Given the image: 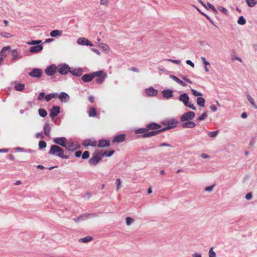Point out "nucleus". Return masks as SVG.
Returning a JSON list of instances; mask_svg holds the SVG:
<instances>
[{"label":"nucleus","mask_w":257,"mask_h":257,"mask_svg":"<svg viewBox=\"0 0 257 257\" xmlns=\"http://www.w3.org/2000/svg\"><path fill=\"white\" fill-rule=\"evenodd\" d=\"M247 6L249 7H253L257 4V0H245Z\"/></svg>","instance_id":"33"},{"label":"nucleus","mask_w":257,"mask_h":257,"mask_svg":"<svg viewBox=\"0 0 257 257\" xmlns=\"http://www.w3.org/2000/svg\"><path fill=\"white\" fill-rule=\"evenodd\" d=\"M162 95L166 99H169L174 96L173 91L171 89L163 90L162 91Z\"/></svg>","instance_id":"13"},{"label":"nucleus","mask_w":257,"mask_h":257,"mask_svg":"<svg viewBox=\"0 0 257 257\" xmlns=\"http://www.w3.org/2000/svg\"><path fill=\"white\" fill-rule=\"evenodd\" d=\"M106 76L107 75L106 74H104L102 77L96 79L95 81L97 83L101 84L103 82Z\"/></svg>","instance_id":"40"},{"label":"nucleus","mask_w":257,"mask_h":257,"mask_svg":"<svg viewBox=\"0 0 257 257\" xmlns=\"http://www.w3.org/2000/svg\"><path fill=\"white\" fill-rule=\"evenodd\" d=\"M92 73L86 74L81 77V79L84 82H89L93 80Z\"/></svg>","instance_id":"23"},{"label":"nucleus","mask_w":257,"mask_h":257,"mask_svg":"<svg viewBox=\"0 0 257 257\" xmlns=\"http://www.w3.org/2000/svg\"><path fill=\"white\" fill-rule=\"evenodd\" d=\"M167 61H169V62H173L174 63H175L176 64H180V61L178 60H173V59H167Z\"/></svg>","instance_id":"59"},{"label":"nucleus","mask_w":257,"mask_h":257,"mask_svg":"<svg viewBox=\"0 0 257 257\" xmlns=\"http://www.w3.org/2000/svg\"><path fill=\"white\" fill-rule=\"evenodd\" d=\"M96 214L95 213H84L83 214L76 218H74L73 220L76 222H79L81 221L86 220L90 216L94 217L96 216Z\"/></svg>","instance_id":"4"},{"label":"nucleus","mask_w":257,"mask_h":257,"mask_svg":"<svg viewBox=\"0 0 257 257\" xmlns=\"http://www.w3.org/2000/svg\"><path fill=\"white\" fill-rule=\"evenodd\" d=\"M64 150L60 147L57 145H53L51 146L48 154L51 155H56L62 159H68L69 158V156L68 155H64Z\"/></svg>","instance_id":"1"},{"label":"nucleus","mask_w":257,"mask_h":257,"mask_svg":"<svg viewBox=\"0 0 257 257\" xmlns=\"http://www.w3.org/2000/svg\"><path fill=\"white\" fill-rule=\"evenodd\" d=\"M247 100L249 101V102L250 103V104H251V105L255 108H257V105L255 104V103H254L253 99L252 98V97H251V96L250 95H247Z\"/></svg>","instance_id":"42"},{"label":"nucleus","mask_w":257,"mask_h":257,"mask_svg":"<svg viewBox=\"0 0 257 257\" xmlns=\"http://www.w3.org/2000/svg\"><path fill=\"white\" fill-rule=\"evenodd\" d=\"M58 98L62 102H67L70 99L69 95L65 92H62L59 95Z\"/></svg>","instance_id":"15"},{"label":"nucleus","mask_w":257,"mask_h":257,"mask_svg":"<svg viewBox=\"0 0 257 257\" xmlns=\"http://www.w3.org/2000/svg\"><path fill=\"white\" fill-rule=\"evenodd\" d=\"M145 92L149 96H155L158 94V90L154 89L152 87L147 88L145 90Z\"/></svg>","instance_id":"14"},{"label":"nucleus","mask_w":257,"mask_h":257,"mask_svg":"<svg viewBox=\"0 0 257 257\" xmlns=\"http://www.w3.org/2000/svg\"><path fill=\"white\" fill-rule=\"evenodd\" d=\"M45 98L46 101L48 102L52 99V97L51 96V94H50L45 95Z\"/></svg>","instance_id":"62"},{"label":"nucleus","mask_w":257,"mask_h":257,"mask_svg":"<svg viewBox=\"0 0 257 257\" xmlns=\"http://www.w3.org/2000/svg\"><path fill=\"white\" fill-rule=\"evenodd\" d=\"M57 72V67L54 64L48 66L45 70V73L48 76H52Z\"/></svg>","instance_id":"7"},{"label":"nucleus","mask_w":257,"mask_h":257,"mask_svg":"<svg viewBox=\"0 0 257 257\" xmlns=\"http://www.w3.org/2000/svg\"><path fill=\"white\" fill-rule=\"evenodd\" d=\"M125 140V135L123 134L119 135L114 137L112 140L113 143H121Z\"/></svg>","instance_id":"22"},{"label":"nucleus","mask_w":257,"mask_h":257,"mask_svg":"<svg viewBox=\"0 0 257 257\" xmlns=\"http://www.w3.org/2000/svg\"><path fill=\"white\" fill-rule=\"evenodd\" d=\"M114 150L109 151L108 153L106 152V156L108 157H111L114 153Z\"/></svg>","instance_id":"64"},{"label":"nucleus","mask_w":257,"mask_h":257,"mask_svg":"<svg viewBox=\"0 0 257 257\" xmlns=\"http://www.w3.org/2000/svg\"><path fill=\"white\" fill-rule=\"evenodd\" d=\"M126 224L129 226L134 222V219L130 217H127L125 219Z\"/></svg>","instance_id":"49"},{"label":"nucleus","mask_w":257,"mask_h":257,"mask_svg":"<svg viewBox=\"0 0 257 257\" xmlns=\"http://www.w3.org/2000/svg\"><path fill=\"white\" fill-rule=\"evenodd\" d=\"M207 6L208 7V8L209 9H210L212 12H213L214 14H217L218 13V11L217 10H216V9L214 7L213 5H212V4H211L210 3H207Z\"/></svg>","instance_id":"45"},{"label":"nucleus","mask_w":257,"mask_h":257,"mask_svg":"<svg viewBox=\"0 0 257 257\" xmlns=\"http://www.w3.org/2000/svg\"><path fill=\"white\" fill-rule=\"evenodd\" d=\"M12 55L13 57V60H15L21 57V56H20V55L17 50H12Z\"/></svg>","instance_id":"34"},{"label":"nucleus","mask_w":257,"mask_h":257,"mask_svg":"<svg viewBox=\"0 0 257 257\" xmlns=\"http://www.w3.org/2000/svg\"><path fill=\"white\" fill-rule=\"evenodd\" d=\"M42 41L41 40H32L28 42L27 43L28 45H38L40 43H41Z\"/></svg>","instance_id":"41"},{"label":"nucleus","mask_w":257,"mask_h":257,"mask_svg":"<svg viewBox=\"0 0 257 257\" xmlns=\"http://www.w3.org/2000/svg\"><path fill=\"white\" fill-rule=\"evenodd\" d=\"M209 257H216V253L213 251L212 247L209 249Z\"/></svg>","instance_id":"51"},{"label":"nucleus","mask_w":257,"mask_h":257,"mask_svg":"<svg viewBox=\"0 0 257 257\" xmlns=\"http://www.w3.org/2000/svg\"><path fill=\"white\" fill-rule=\"evenodd\" d=\"M43 72L42 69L39 68H33L32 70L29 72V75L32 77L40 78L42 76Z\"/></svg>","instance_id":"6"},{"label":"nucleus","mask_w":257,"mask_h":257,"mask_svg":"<svg viewBox=\"0 0 257 257\" xmlns=\"http://www.w3.org/2000/svg\"><path fill=\"white\" fill-rule=\"evenodd\" d=\"M174 127V125H169L168 126H166L165 127H163V128H161V129H160L158 130V132H159V134L163 132H165L167 130H170L172 128H173Z\"/></svg>","instance_id":"47"},{"label":"nucleus","mask_w":257,"mask_h":257,"mask_svg":"<svg viewBox=\"0 0 257 257\" xmlns=\"http://www.w3.org/2000/svg\"><path fill=\"white\" fill-rule=\"evenodd\" d=\"M25 84L18 83H17L15 86V89L19 91H23L25 88Z\"/></svg>","instance_id":"30"},{"label":"nucleus","mask_w":257,"mask_h":257,"mask_svg":"<svg viewBox=\"0 0 257 257\" xmlns=\"http://www.w3.org/2000/svg\"><path fill=\"white\" fill-rule=\"evenodd\" d=\"M62 34V31L61 30H55L51 32L50 36L52 37H55L57 36H60Z\"/></svg>","instance_id":"28"},{"label":"nucleus","mask_w":257,"mask_h":257,"mask_svg":"<svg viewBox=\"0 0 257 257\" xmlns=\"http://www.w3.org/2000/svg\"><path fill=\"white\" fill-rule=\"evenodd\" d=\"M11 47L7 46L3 48L0 52V65L2 64V62L4 61V58L7 56L8 53L11 50Z\"/></svg>","instance_id":"5"},{"label":"nucleus","mask_w":257,"mask_h":257,"mask_svg":"<svg viewBox=\"0 0 257 257\" xmlns=\"http://www.w3.org/2000/svg\"><path fill=\"white\" fill-rule=\"evenodd\" d=\"M78 44L89 46H93V44L85 38H79L77 40Z\"/></svg>","instance_id":"10"},{"label":"nucleus","mask_w":257,"mask_h":257,"mask_svg":"<svg viewBox=\"0 0 257 257\" xmlns=\"http://www.w3.org/2000/svg\"><path fill=\"white\" fill-rule=\"evenodd\" d=\"M53 142L54 143L64 148L67 146V140L65 137L55 138L53 140Z\"/></svg>","instance_id":"9"},{"label":"nucleus","mask_w":257,"mask_h":257,"mask_svg":"<svg viewBox=\"0 0 257 257\" xmlns=\"http://www.w3.org/2000/svg\"><path fill=\"white\" fill-rule=\"evenodd\" d=\"M82 145L85 147L88 146L95 147L97 145V143L96 141L92 142L90 139H86L83 141Z\"/></svg>","instance_id":"20"},{"label":"nucleus","mask_w":257,"mask_h":257,"mask_svg":"<svg viewBox=\"0 0 257 257\" xmlns=\"http://www.w3.org/2000/svg\"><path fill=\"white\" fill-rule=\"evenodd\" d=\"M196 124L193 121H187L186 122H184L182 124V126L183 128H193L194 127Z\"/></svg>","instance_id":"24"},{"label":"nucleus","mask_w":257,"mask_h":257,"mask_svg":"<svg viewBox=\"0 0 257 257\" xmlns=\"http://www.w3.org/2000/svg\"><path fill=\"white\" fill-rule=\"evenodd\" d=\"M181 77L185 81L190 83V84H192L193 82L191 80H190V79H188L187 77L186 76H184V75H181Z\"/></svg>","instance_id":"58"},{"label":"nucleus","mask_w":257,"mask_h":257,"mask_svg":"<svg viewBox=\"0 0 257 257\" xmlns=\"http://www.w3.org/2000/svg\"><path fill=\"white\" fill-rule=\"evenodd\" d=\"M218 10L221 12V13H223L224 14L227 15L228 14V11L225 8H223L222 6H219L218 7Z\"/></svg>","instance_id":"50"},{"label":"nucleus","mask_w":257,"mask_h":257,"mask_svg":"<svg viewBox=\"0 0 257 257\" xmlns=\"http://www.w3.org/2000/svg\"><path fill=\"white\" fill-rule=\"evenodd\" d=\"M93 238L91 236H87L85 237L80 238L79 239V242H88L89 241H90L92 240Z\"/></svg>","instance_id":"37"},{"label":"nucleus","mask_w":257,"mask_h":257,"mask_svg":"<svg viewBox=\"0 0 257 257\" xmlns=\"http://www.w3.org/2000/svg\"><path fill=\"white\" fill-rule=\"evenodd\" d=\"M88 115L89 117H94L96 115V110L95 108L90 107L88 110Z\"/></svg>","instance_id":"31"},{"label":"nucleus","mask_w":257,"mask_h":257,"mask_svg":"<svg viewBox=\"0 0 257 257\" xmlns=\"http://www.w3.org/2000/svg\"><path fill=\"white\" fill-rule=\"evenodd\" d=\"M147 127L149 130H158V129L161 127V125L156 122H151L147 125Z\"/></svg>","instance_id":"17"},{"label":"nucleus","mask_w":257,"mask_h":257,"mask_svg":"<svg viewBox=\"0 0 257 257\" xmlns=\"http://www.w3.org/2000/svg\"><path fill=\"white\" fill-rule=\"evenodd\" d=\"M99 48L103 49L105 52H108L110 50L109 47L105 43H101L99 45Z\"/></svg>","instance_id":"32"},{"label":"nucleus","mask_w":257,"mask_h":257,"mask_svg":"<svg viewBox=\"0 0 257 257\" xmlns=\"http://www.w3.org/2000/svg\"><path fill=\"white\" fill-rule=\"evenodd\" d=\"M185 106L188 107L194 110L196 109V107L193 104H191L189 102L188 103V105H186Z\"/></svg>","instance_id":"63"},{"label":"nucleus","mask_w":257,"mask_h":257,"mask_svg":"<svg viewBox=\"0 0 257 257\" xmlns=\"http://www.w3.org/2000/svg\"><path fill=\"white\" fill-rule=\"evenodd\" d=\"M170 77L171 78H172L173 80H174V81H175L181 85L182 86H187V84L186 83L184 82L182 80L179 79L177 77H176L173 75H170Z\"/></svg>","instance_id":"26"},{"label":"nucleus","mask_w":257,"mask_h":257,"mask_svg":"<svg viewBox=\"0 0 257 257\" xmlns=\"http://www.w3.org/2000/svg\"><path fill=\"white\" fill-rule=\"evenodd\" d=\"M94 153L95 155H96L97 156H99V157L101 158L102 157L106 156V152L101 151L95 152Z\"/></svg>","instance_id":"43"},{"label":"nucleus","mask_w":257,"mask_h":257,"mask_svg":"<svg viewBox=\"0 0 257 257\" xmlns=\"http://www.w3.org/2000/svg\"><path fill=\"white\" fill-rule=\"evenodd\" d=\"M83 70L82 68L70 69V73L75 76H80L83 74Z\"/></svg>","instance_id":"21"},{"label":"nucleus","mask_w":257,"mask_h":257,"mask_svg":"<svg viewBox=\"0 0 257 257\" xmlns=\"http://www.w3.org/2000/svg\"><path fill=\"white\" fill-rule=\"evenodd\" d=\"M109 141L107 140H99L97 144V147L100 148H104L105 147H109Z\"/></svg>","instance_id":"19"},{"label":"nucleus","mask_w":257,"mask_h":257,"mask_svg":"<svg viewBox=\"0 0 257 257\" xmlns=\"http://www.w3.org/2000/svg\"><path fill=\"white\" fill-rule=\"evenodd\" d=\"M238 24L241 25H243L246 23V20L244 18L243 16H240L239 17L238 20L237 21Z\"/></svg>","instance_id":"46"},{"label":"nucleus","mask_w":257,"mask_h":257,"mask_svg":"<svg viewBox=\"0 0 257 257\" xmlns=\"http://www.w3.org/2000/svg\"><path fill=\"white\" fill-rule=\"evenodd\" d=\"M71 68L66 64H62L58 65L57 67V71L61 75H66L70 72Z\"/></svg>","instance_id":"2"},{"label":"nucleus","mask_w":257,"mask_h":257,"mask_svg":"<svg viewBox=\"0 0 257 257\" xmlns=\"http://www.w3.org/2000/svg\"><path fill=\"white\" fill-rule=\"evenodd\" d=\"M39 114L42 117H45L47 115V111L43 108H40L38 110Z\"/></svg>","instance_id":"39"},{"label":"nucleus","mask_w":257,"mask_h":257,"mask_svg":"<svg viewBox=\"0 0 257 257\" xmlns=\"http://www.w3.org/2000/svg\"><path fill=\"white\" fill-rule=\"evenodd\" d=\"M89 157V153L88 151H85L82 155V158L83 159H87Z\"/></svg>","instance_id":"52"},{"label":"nucleus","mask_w":257,"mask_h":257,"mask_svg":"<svg viewBox=\"0 0 257 257\" xmlns=\"http://www.w3.org/2000/svg\"><path fill=\"white\" fill-rule=\"evenodd\" d=\"M205 102V99L203 97H199L197 98V103L198 105L204 106Z\"/></svg>","instance_id":"35"},{"label":"nucleus","mask_w":257,"mask_h":257,"mask_svg":"<svg viewBox=\"0 0 257 257\" xmlns=\"http://www.w3.org/2000/svg\"><path fill=\"white\" fill-rule=\"evenodd\" d=\"M214 187V185L212 186H207L205 187V190L207 192H211L212 191L213 187Z\"/></svg>","instance_id":"60"},{"label":"nucleus","mask_w":257,"mask_h":257,"mask_svg":"<svg viewBox=\"0 0 257 257\" xmlns=\"http://www.w3.org/2000/svg\"><path fill=\"white\" fill-rule=\"evenodd\" d=\"M207 117V113L205 112L201 116L197 118L198 121L203 120Z\"/></svg>","instance_id":"48"},{"label":"nucleus","mask_w":257,"mask_h":257,"mask_svg":"<svg viewBox=\"0 0 257 257\" xmlns=\"http://www.w3.org/2000/svg\"><path fill=\"white\" fill-rule=\"evenodd\" d=\"M219 133V131H214V132H210L208 134V136L211 137V138H214L215 137H216L217 134H218Z\"/></svg>","instance_id":"53"},{"label":"nucleus","mask_w":257,"mask_h":257,"mask_svg":"<svg viewBox=\"0 0 257 257\" xmlns=\"http://www.w3.org/2000/svg\"><path fill=\"white\" fill-rule=\"evenodd\" d=\"M191 92L193 95L195 96H200L202 95L201 93L197 92L196 90L193 89H191Z\"/></svg>","instance_id":"54"},{"label":"nucleus","mask_w":257,"mask_h":257,"mask_svg":"<svg viewBox=\"0 0 257 257\" xmlns=\"http://www.w3.org/2000/svg\"><path fill=\"white\" fill-rule=\"evenodd\" d=\"M189 99V96L186 93H184L179 96V100L182 102L185 106L188 105Z\"/></svg>","instance_id":"12"},{"label":"nucleus","mask_w":257,"mask_h":257,"mask_svg":"<svg viewBox=\"0 0 257 257\" xmlns=\"http://www.w3.org/2000/svg\"><path fill=\"white\" fill-rule=\"evenodd\" d=\"M60 112V107L58 106H54L50 110V116L51 118L58 115Z\"/></svg>","instance_id":"11"},{"label":"nucleus","mask_w":257,"mask_h":257,"mask_svg":"<svg viewBox=\"0 0 257 257\" xmlns=\"http://www.w3.org/2000/svg\"><path fill=\"white\" fill-rule=\"evenodd\" d=\"M158 134H159V132H158V130H156V131L153 130L152 132L147 133V134H145L142 135L141 136V137L144 138H147L151 137L152 136H154L157 135Z\"/></svg>","instance_id":"25"},{"label":"nucleus","mask_w":257,"mask_h":257,"mask_svg":"<svg viewBox=\"0 0 257 257\" xmlns=\"http://www.w3.org/2000/svg\"><path fill=\"white\" fill-rule=\"evenodd\" d=\"M13 36V35L6 32H2L0 33V38L4 37L6 38H10Z\"/></svg>","instance_id":"36"},{"label":"nucleus","mask_w":257,"mask_h":257,"mask_svg":"<svg viewBox=\"0 0 257 257\" xmlns=\"http://www.w3.org/2000/svg\"><path fill=\"white\" fill-rule=\"evenodd\" d=\"M45 96V92H41L39 94L37 99L39 100H41L44 98Z\"/></svg>","instance_id":"57"},{"label":"nucleus","mask_w":257,"mask_h":257,"mask_svg":"<svg viewBox=\"0 0 257 257\" xmlns=\"http://www.w3.org/2000/svg\"><path fill=\"white\" fill-rule=\"evenodd\" d=\"M78 147L77 145H75L74 143L73 142L67 143V146L65 147L67 150L71 152L74 151Z\"/></svg>","instance_id":"18"},{"label":"nucleus","mask_w":257,"mask_h":257,"mask_svg":"<svg viewBox=\"0 0 257 257\" xmlns=\"http://www.w3.org/2000/svg\"><path fill=\"white\" fill-rule=\"evenodd\" d=\"M116 189L117 190H118L120 187L121 185V180L120 179L118 178L116 180Z\"/></svg>","instance_id":"55"},{"label":"nucleus","mask_w":257,"mask_h":257,"mask_svg":"<svg viewBox=\"0 0 257 257\" xmlns=\"http://www.w3.org/2000/svg\"><path fill=\"white\" fill-rule=\"evenodd\" d=\"M148 127H147V126L145 128H139L138 130H136L135 131V134H142L143 135V134H147L148 132Z\"/></svg>","instance_id":"29"},{"label":"nucleus","mask_w":257,"mask_h":257,"mask_svg":"<svg viewBox=\"0 0 257 257\" xmlns=\"http://www.w3.org/2000/svg\"><path fill=\"white\" fill-rule=\"evenodd\" d=\"M201 60H202V63H203V65H204V66H207V65H210L209 62H207V61L206 60V59H205L204 57H202L201 58Z\"/></svg>","instance_id":"56"},{"label":"nucleus","mask_w":257,"mask_h":257,"mask_svg":"<svg viewBox=\"0 0 257 257\" xmlns=\"http://www.w3.org/2000/svg\"><path fill=\"white\" fill-rule=\"evenodd\" d=\"M195 114L193 111H188L184 113L180 117L181 121H190L195 117Z\"/></svg>","instance_id":"3"},{"label":"nucleus","mask_w":257,"mask_h":257,"mask_svg":"<svg viewBox=\"0 0 257 257\" xmlns=\"http://www.w3.org/2000/svg\"><path fill=\"white\" fill-rule=\"evenodd\" d=\"M36 138L37 139L40 138L43 139L44 138V137L42 133H38L36 134Z\"/></svg>","instance_id":"61"},{"label":"nucleus","mask_w":257,"mask_h":257,"mask_svg":"<svg viewBox=\"0 0 257 257\" xmlns=\"http://www.w3.org/2000/svg\"><path fill=\"white\" fill-rule=\"evenodd\" d=\"M92 74L93 76V78H94L95 77H97L98 78L101 77L103 76L104 74L103 71H98L97 72L92 73Z\"/></svg>","instance_id":"38"},{"label":"nucleus","mask_w":257,"mask_h":257,"mask_svg":"<svg viewBox=\"0 0 257 257\" xmlns=\"http://www.w3.org/2000/svg\"><path fill=\"white\" fill-rule=\"evenodd\" d=\"M101 158L99 156L95 155V153L92 154V157L89 160L88 163L90 165L96 166L101 161Z\"/></svg>","instance_id":"8"},{"label":"nucleus","mask_w":257,"mask_h":257,"mask_svg":"<svg viewBox=\"0 0 257 257\" xmlns=\"http://www.w3.org/2000/svg\"><path fill=\"white\" fill-rule=\"evenodd\" d=\"M38 146H39V149L41 150V149H44L46 147L47 144L44 141H40L39 142Z\"/></svg>","instance_id":"44"},{"label":"nucleus","mask_w":257,"mask_h":257,"mask_svg":"<svg viewBox=\"0 0 257 257\" xmlns=\"http://www.w3.org/2000/svg\"><path fill=\"white\" fill-rule=\"evenodd\" d=\"M50 126L48 123H46L44 126V134L47 136H50Z\"/></svg>","instance_id":"27"},{"label":"nucleus","mask_w":257,"mask_h":257,"mask_svg":"<svg viewBox=\"0 0 257 257\" xmlns=\"http://www.w3.org/2000/svg\"><path fill=\"white\" fill-rule=\"evenodd\" d=\"M43 46L42 45H38L32 46L30 48L29 51L31 53H38V52L41 51L43 50Z\"/></svg>","instance_id":"16"}]
</instances>
